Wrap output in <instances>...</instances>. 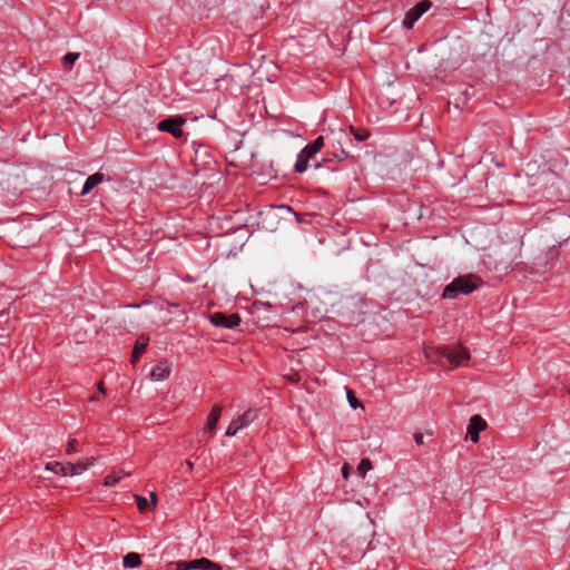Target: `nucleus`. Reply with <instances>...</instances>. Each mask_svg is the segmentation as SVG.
<instances>
[{
  "label": "nucleus",
  "instance_id": "1",
  "mask_svg": "<svg viewBox=\"0 0 570 570\" xmlns=\"http://www.w3.org/2000/svg\"><path fill=\"white\" fill-rule=\"evenodd\" d=\"M425 356L441 366L448 364L454 368L464 365L470 358V353L463 346L431 347L425 350Z\"/></svg>",
  "mask_w": 570,
  "mask_h": 570
},
{
  "label": "nucleus",
  "instance_id": "2",
  "mask_svg": "<svg viewBox=\"0 0 570 570\" xmlns=\"http://www.w3.org/2000/svg\"><path fill=\"white\" fill-rule=\"evenodd\" d=\"M481 279L475 275H463L448 284L442 293L443 298L454 299L460 294L468 295L481 285Z\"/></svg>",
  "mask_w": 570,
  "mask_h": 570
},
{
  "label": "nucleus",
  "instance_id": "3",
  "mask_svg": "<svg viewBox=\"0 0 570 570\" xmlns=\"http://www.w3.org/2000/svg\"><path fill=\"white\" fill-rule=\"evenodd\" d=\"M323 145H305L302 151L298 154L295 163V171L304 173L307 169L308 161L313 160L315 155L321 150Z\"/></svg>",
  "mask_w": 570,
  "mask_h": 570
},
{
  "label": "nucleus",
  "instance_id": "4",
  "mask_svg": "<svg viewBox=\"0 0 570 570\" xmlns=\"http://www.w3.org/2000/svg\"><path fill=\"white\" fill-rule=\"evenodd\" d=\"M256 419V412L254 410H247L238 417L234 419L226 429L227 436H234L236 433L248 426Z\"/></svg>",
  "mask_w": 570,
  "mask_h": 570
},
{
  "label": "nucleus",
  "instance_id": "5",
  "mask_svg": "<svg viewBox=\"0 0 570 570\" xmlns=\"http://www.w3.org/2000/svg\"><path fill=\"white\" fill-rule=\"evenodd\" d=\"M185 121L186 120L181 117L167 118L157 124V129L159 131L169 132L175 138H181L184 134L181 126L185 124Z\"/></svg>",
  "mask_w": 570,
  "mask_h": 570
},
{
  "label": "nucleus",
  "instance_id": "6",
  "mask_svg": "<svg viewBox=\"0 0 570 570\" xmlns=\"http://www.w3.org/2000/svg\"><path fill=\"white\" fill-rule=\"evenodd\" d=\"M209 321L216 327L234 328L239 325L240 317L235 313L226 315L222 312H216L209 315Z\"/></svg>",
  "mask_w": 570,
  "mask_h": 570
},
{
  "label": "nucleus",
  "instance_id": "7",
  "mask_svg": "<svg viewBox=\"0 0 570 570\" xmlns=\"http://www.w3.org/2000/svg\"><path fill=\"white\" fill-rule=\"evenodd\" d=\"M431 7V2L429 0H422L415 7H413L405 16L403 20V26L406 29H411L416 22Z\"/></svg>",
  "mask_w": 570,
  "mask_h": 570
},
{
  "label": "nucleus",
  "instance_id": "8",
  "mask_svg": "<svg viewBox=\"0 0 570 570\" xmlns=\"http://www.w3.org/2000/svg\"><path fill=\"white\" fill-rule=\"evenodd\" d=\"M487 428V422L479 415L475 414L471 416L469 426H468V435L473 443L479 441V433Z\"/></svg>",
  "mask_w": 570,
  "mask_h": 570
},
{
  "label": "nucleus",
  "instance_id": "9",
  "mask_svg": "<svg viewBox=\"0 0 570 570\" xmlns=\"http://www.w3.org/2000/svg\"><path fill=\"white\" fill-rule=\"evenodd\" d=\"M171 372V364L167 360L158 361L150 371V379L154 381L166 380Z\"/></svg>",
  "mask_w": 570,
  "mask_h": 570
},
{
  "label": "nucleus",
  "instance_id": "10",
  "mask_svg": "<svg viewBox=\"0 0 570 570\" xmlns=\"http://www.w3.org/2000/svg\"><path fill=\"white\" fill-rule=\"evenodd\" d=\"M189 568H193V570H223L218 563H215L207 558H199L189 561Z\"/></svg>",
  "mask_w": 570,
  "mask_h": 570
},
{
  "label": "nucleus",
  "instance_id": "11",
  "mask_svg": "<svg viewBox=\"0 0 570 570\" xmlns=\"http://www.w3.org/2000/svg\"><path fill=\"white\" fill-rule=\"evenodd\" d=\"M220 413H222V409L219 405H214L212 411L209 412L208 416H207V421H206V424H205V428H204V431L205 432H208V433H213L214 430L216 429V425L219 421V417H220Z\"/></svg>",
  "mask_w": 570,
  "mask_h": 570
},
{
  "label": "nucleus",
  "instance_id": "12",
  "mask_svg": "<svg viewBox=\"0 0 570 570\" xmlns=\"http://www.w3.org/2000/svg\"><path fill=\"white\" fill-rule=\"evenodd\" d=\"M104 178L105 176L100 173H96L94 175H90L83 186H82V189H81V195L85 196L87 194H89L97 185H99L100 183L104 181Z\"/></svg>",
  "mask_w": 570,
  "mask_h": 570
},
{
  "label": "nucleus",
  "instance_id": "13",
  "mask_svg": "<svg viewBox=\"0 0 570 570\" xmlns=\"http://www.w3.org/2000/svg\"><path fill=\"white\" fill-rule=\"evenodd\" d=\"M131 475V472L130 471H125L122 469L118 470V471H112L111 473H109L108 475L105 476L104 479V485L105 487H114L116 485L117 483H119V481L124 478V476H130Z\"/></svg>",
  "mask_w": 570,
  "mask_h": 570
},
{
  "label": "nucleus",
  "instance_id": "14",
  "mask_svg": "<svg viewBox=\"0 0 570 570\" xmlns=\"http://www.w3.org/2000/svg\"><path fill=\"white\" fill-rule=\"evenodd\" d=\"M147 346L148 338L140 337L139 340H137L131 355V363H136L139 360L140 355L145 352Z\"/></svg>",
  "mask_w": 570,
  "mask_h": 570
},
{
  "label": "nucleus",
  "instance_id": "15",
  "mask_svg": "<svg viewBox=\"0 0 570 570\" xmlns=\"http://www.w3.org/2000/svg\"><path fill=\"white\" fill-rule=\"evenodd\" d=\"M141 564L140 556L136 552H129L124 557V566L126 568H137Z\"/></svg>",
  "mask_w": 570,
  "mask_h": 570
},
{
  "label": "nucleus",
  "instance_id": "16",
  "mask_svg": "<svg viewBox=\"0 0 570 570\" xmlns=\"http://www.w3.org/2000/svg\"><path fill=\"white\" fill-rule=\"evenodd\" d=\"M46 470L51 471L56 474H60L62 476L67 475V470L65 468V464L60 462H48L46 464Z\"/></svg>",
  "mask_w": 570,
  "mask_h": 570
},
{
  "label": "nucleus",
  "instance_id": "17",
  "mask_svg": "<svg viewBox=\"0 0 570 570\" xmlns=\"http://www.w3.org/2000/svg\"><path fill=\"white\" fill-rule=\"evenodd\" d=\"M67 470V475H79L85 472L82 463L79 461L77 463H67L65 464Z\"/></svg>",
  "mask_w": 570,
  "mask_h": 570
},
{
  "label": "nucleus",
  "instance_id": "18",
  "mask_svg": "<svg viewBox=\"0 0 570 570\" xmlns=\"http://www.w3.org/2000/svg\"><path fill=\"white\" fill-rule=\"evenodd\" d=\"M134 499H135V501L137 503V508L140 512H145L149 509H153L150 505V502L145 497H142L140 494H135Z\"/></svg>",
  "mask_w": 570,
  "mask_h": 570
},
{
  "label": "nucleus",
  "instance_id": "19",
  "mask_svg": "<svg viewBox=\"0 0 570 570\" xmlns=\"http://www.w3.org/2000/svg\"><path fill=\"white\" fill-rule=\"evenodd\" d=\"M372 469V463L370 459H362L357 465V473L365 478L366 473Z\"/></svg>",
  "mask_w": 570,
  "mask_h": 570
},
{
  "label": "nucleus",
  "instance_id": "20",
  "mask_svg": "<svg viewBox=\"0 0 570 570\" xmlns=\"http://www.w3.org/2000/svg\"><path fill=\"white\" fill-rule=\"evenodd\" d=\"M350 131L353 134L354 139L357 141L366 140L370 137V132L365 129H354L350 127Z\"/></svg>",
  "mask_w": 570,
  "mask_h": 570
},
{
  "label": "nucleus",
  "instance_id": "21",
  "mask_svg": "<svg viewBox=\"0 0 570 570\" xmlns=\"http://www.w3.org/2000/svg\"><path fill=\"white\" fill-rule=\"evenodd\" d=\"M276 134H277L276 139H278V140H287V139H292L295 137H299V134H294L292 130H286V129H278L276 131Z\"/></svg>",
  "mask_w": 570,
  "mask_h": 570
},
{
  "label": "nucleus",
  "instance_id": "22",
  "mask_svg": "<svg viewBox=\"0 0 570 570\" xmlns=\"http://www.w3.org/2000/svg\"><path fill=\"white\" fill-rule=\"evenodd\" d=\"M79 57H80V53H78V52H68L67 55H65L62 60H63L65 66H71L79 59Z\"/></svg>",
  "mask_w": 570,
  "mask_h": 570
},
{
  "label": "nucleus",
  "instance_id": "23",
  "mask_svg": "<svg viewBox=\"0 0 570 570\" xmlns=\"http://www.w3.org/2000/svg\"><path fill=\"white\" fill-rule=\"evenodd\" d=\"M77 451V441L75 439L70 440L68 443H67V449H66V452L67 454H72Z\"/></svg>",
  "mask_w": 570,
  "mask_h": 570
},
{
  "label": "nucleus",
  "instance_id": "24",
  "mask_svg": "<svg viewBox=\"0 0 570 570\" xmlns=\"http://www.w3.org/2000/svg\"><path fill=\"white\" fill-rule=\"evenodd\" d=\"M82 463L83 470H88L90 466H92L96 462L95 456L87 458L85 461H80Z\"/></svg>",
  "mask_w": 570,
  "mask_h": 570
},
{
  "label": "nucleus",
  "instance_id": "25",
  "mask_svg": "<svg viewBox=\"0 0 570 570\" xmlns=\"http://www.w3.org/2000/svg\"><path fill=\"white\" fill-rule=\"evenodd\" d=\"M175 570H193V568H189V562L179 561L177 562Z\"/></svg>",
  "mask_w": 570,
  "mask_h": 570
},
{
  "label": "nucleus",
  "instance_id": "26",
  "mask_svg": "<svg viewBox=\"0 0 570 570\" xmlns=\"http://www.w3.org/2000/svg\"><path fill=\"white\" fill-rule=\"evenodd\" d=\"M347 397H348V402H350L351 406L353 409H356L358 406L357 399L351 392H348Z\"/></svg>",
  "mask_w": 570,
  "mask_h": 570
},
{
  "label": "nucleus",
  "instance_id": "27",
  "mask_svg": "<svg viewBox=\"0 0 570 570\" xmlns=\"http://www.w3.org/2000/svg\"><path fill=\"white\" fill-rule=\"evenodd\" d=\"M350 470H351V466L350 464L347 463H344L343 466H342V476L347 480L348 476H350Z\"/></svg>",
  "mask_w": 570,
  "mask_h": 570
},
{
  "label": "nucleus",
  "instance_id": "28",
  "mask_svg": "<svg viewBox=\"0 0 570 570\" xmlns=\"http://www.w3.org/2000/svg\"><path fill=\"white\" fill-rule=\"evenodd\" d=\"M150 505L153 509L157 505V494L155 492H150Z\"/></svg>",
  "mask_w": 570,
  "mask_h": 570
},
{
  "label": "nucleus",
  "instance_id": "29",
  "mask_svg": "<svg viewBox=\"0 0 570 570\" xmlns=\"http://www.w3.org/2000/svg\"><path fill=\"white\" fill-rule=\"evenodd\" d=\"M334 157H335L337 160H343L344 158H346V157H347V154H346L343 149H341V150H340V154H334Z\"/></svg>",
  "mask_w": 570,
  "mask_h": 570
},
{
  "label": "nucleus",
  "instance_id": "30",
  "mask_svg": "<svg viewBox=\"0 0 570 570\" xmlns=\"http://www.w3.org/2000/svg\"><path fill=\"white\" fill-rule=\"evenodd\" d=\"M414 440L417 444H422L423 443V435L422 434H415L414 435Z\"/></svg>",
  "mask_w": 570,
  "mask_h": 570
},
{
  "label": "nucleus",
  "instance_id": "31",
  "mask_svg": "<svg viewBox=\"0 0 570 570\" xmlns=\"http://www.w3.org/2000/svg\"><path fill=\"white\" fill-rule=\"evenodd\" d=\"M324 141V136H318L317 138H315V140L313 142L315 144H318V142H323Z\"/></svg>",
  "mask_w": 570,
  "mask_h": 570
},
{
  "label": "nucleus",
  "instance_id": "32",
  "mask_svg": "<svg viewBox=\"0 0 570 570\" xmlns=\"http://www.w3.org/2000/svg\"><path fill=\"white\" fill-rule=\"evenodd\" d=\"M98 389H99V391H100L102 394H105V393H106V390H105V387H104V384H102V383H99Z\"/></svg>",
  "mask_w": 570,
  "mask_h": 570
},
{
  "label": "nucleus",
  "instance_id": "33",
  "mask_svg": "<svg viewBox=\"0 0 570 570\" xmlns=\"http://www.w3.org/2000/svg\"><path fill=\"white\" fill-rule=\"evenodd\" d=\"M186 465H187V468H188L189 470H191V469H193V463H191L190 461H187V462H186Z\"/></svg>",
  "mask_w": 570,
  "mask_h": 570
},
{
  "label": "nucleus",
  "instance_id": "34",
  "mask_svg": "<svg viewBox=\"0 0 570 570\" xmlns=\"http://www.w3.org/2000/svg\"><path fill=\"white\" fill-rule=\"evenodd\" d=\"M97 400H98V397H97V396H91V397H90V401H91V402H95V401H97Z\"/></svg>",
  "mask_w": 570,
  "mask_h": 570
},
{
  "label": "nucleus",
  "instance_id": "35",
  "mask_svg": "<svg viewBox=\"0 0 570 570\" xmlns=\"http://www.w3.org/2000/svg\"><path fill=\"white\" fill-rule=\"evenodd\" d=\"M314 166L317 168L320 167V163L317 160L314 161Z\"/></svg>",
  "mask_w": 570,
  "mask_h": 570
}]
</instances>
